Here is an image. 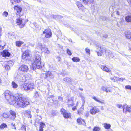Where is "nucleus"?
Returning <instances> with one entry per match:
<instances>
[{
  "label": "nucleus",
  "mask_w": 131,
  "mask_h": 131,
  "mask_svg": "<svg viewBox=\"0 0 131 131\" xmlns=\"http://www.w3.org/2000/svg\"><path fill=\"white\" fill-rule=\"evenodd\" d=\"M72 109L73 111H74L76 109V106H75L72 108Z\"/></svg>",
  "instance_id": "nucleus-62"
},
{
  "label": "nucleus",
  "mask_w": 131,
  "mask_h": 131,
  "mask_svg": "<svg viewBox=\"0 0 131 131\" xmlns=\"http://www.w3.org/2000/svg\"><path fill=\"white\" fill-rule=\"evenodd\" d=\"M7 125L5 123H3L0 126V128L1 129H3L6 127Z\"/></svg>",
  "instance_id": "nucleus-37"
},
{
  "label": "nucleus",
  "mask_w": 131,
  "mask_h": 131,
  "mask_svg": "<svg viewBox=\"0 0 131 131\" xmlns=\"http://www.w3.org/2000/svg\"><path fill=\"white\" fill-rule=\"evenodd\" d=\"M21 129L22 130H24L25 131H26V128L25 126L24 125H23L22 126Z\"/></svg>",
  "instance_id": "nucleus-49"
},
{
  "label": "nucleus",
  "mask_w": 131,
  "mask_h": 131,
  "mask_svg": "<svg viewBox=\"0 0 131 131\" xmlns=\"http://www.w3.org/2000/svg\"><path fill=\"white\" fill-rule=\"evenodd\" d=\"M19 17H18L16 19V22L17 25H21L20 26V28H22L24 27L26 22L23 18V16L19 15Z\"/></svg>",
  "instance_id": "nucleus-5"
},
{
  "label": "nucleus",
  "mask_w": 131,
  "mask_h": 131,
  "mask_svg": "<svg viewBox=\"0 0 131 131\" xmlns=\"http://www.w3.org/2000/svg\"><path fill=\"white\" fill-rule=\"evenodd\" d=\"M10 113L12 116L11 117V119L12 120H14L16 117V113L12 110H10L9 111Z\"/></svg>",
  "instance_id": "nucleus-16"
},
{
  "label": "nucleus",
  "mask_w": 131,
  "mask_h": 131,
  "mask_svg": "<svg viewBox=\"0 0 131 131\" xmlns=\"http://www.w3.org/2000/svg\"><path fill=\"white\" fill-rule=\"evenodd\" d=\"M96 52L97 53V54L98 56H101L102 55V53H100L99 52H98L97 51H96Z\"/></svg>",
  "instance_id": "nucleus-56"
},
{
  "label": "nucleus",
  "mask_w": 131,
  "mask_h": 131,
  "mask_svg": "<svg viewBox=\"0 0 131 131\" xmlns=\"http://www.w3.org/2000/svg\"><path fill=\"white\" fill-rule=\"evenodd\" d=\"M11 125L13 126L12 127V128L15 129V130H16V128L15 126V124L14 123H11Z\"/></svg>",
  "instance_id": "nucleus-51"
},
{
  "label": "nucleus",
  "mask_w": 131,
  "mask_h": 131,
  "mask_svg": "<svg viewBox=\"0 0 131 131\" xmlns=\"http://www.w3.org/2000/svg\"><path fill=\"white\" fill-rule=\"evenodd\" d=\"M43 34H45V37L46 38H49L51 37L52 36V33L51 30L49 29H46L43 32Z\"/></svg>",
  "instance_id": "nucleus-6"
},
{
  "label": "nucleus",
  "mask_w": 131,
  "mask_h": 131,
  "mask_svg": "<svg viewBox=\"0 0 131 131\" xmlns=\"http://www.w3.org/2000/svg\"><path fill=\"white\" fill-rule=\"evenodd\" d=\"M123 112L125 114L127 112H131V108L128 107L127 105L125 104L123 106Z\"/></svg>",
  "instance_id": "nucleus-11"
},
{
  "label": "nucleus",
  "mask_w": 131,
  "mask_h": 131,
  "mask_svg": "<svg viewBox=\"0 0 131 131\" xmlns=\"http://www.w3.org/2000/svg\"><path fill=\"white\" fill-rule=\"evenodd\" d=\"M36 112L37 113H38L39 112V110L38 109H37L36 110Z\"/></svg>",
  "instance_id": "nucleus-64"
},
{
  "label": "nucleus",
  "mask_w": 131,
  "mask_h": 131,
  "mask_svg": "<svg viewBox=\"0 0 131 131\" xmlns=\"http://www.w3.org/2000/svg\"><path fill=\"white\" fill-rule=\"evenodd\" d=\"M5 98L10 104H14L15 103L16 100L15 97L11 94V93L9 90L6 91L5 92Z\"/></svg>",
  "instance_id": "nucleus-3"
},
{
  "label": "nucleus",
  "mask_w": 131,
  "mask_h": 131,
  "mask_svg": "<svg viewBox=\"0 0 131 131\" xmlns=\"http://www.w3.org/2000/svg\"><path fill=\"white\" fill-rule=\"evenodd\" d=\"M117 106L118 108H121L122 107H123L122 105H121L118 104L117 105Z\"/></svg>",
  "instance_id": "nucleus-54"
},
{
  "label": "nucleus",
  "mask_w": 131,
  "mask_h": 131,
  "mask_svg": "<svg viewBox=\"0 0 131 131\" xmlns=\"http://www.w3.org/2000/svg\"><path fill=\"white\" fill-rule=\"evenodd\" d=\"M14 8L15 10L17 11L16 14L17 15L19 14V13L21 12L22 10V8L18 6H14Z\"/></svg>",
  "instance_id": "nucleus-14"
},
{
  "label": "nucleus",
  "mask_w": 131,
  "mask_h": 131,
  "mask_svg": "<svg viewBox=\"0 0 131 131\" xmlns=\"http://www.w3.org/2000/svg\"><path fill=\"white\" fill-rule=\"evenodd\" d=\"M61 114H63L64 117L65 118H69L70 117V114L68 113L67 112V111L63 108H62L61 110Z\"/></svg>",
  "instance_id": "nucleus-9"
},
{
  "label": "nucleus",
  "mask_w": 131,
  "mask_h": 131,
  "mask_svg": "<svg viewBox=\"0 0 131 131\" xmlns=\"http://www.w3.org/2000/svg\"><path fill=\"white\" fill-rule=\"evenodd\" d=\"M39 47L40 48L41 50H42V49L43 48V47H42V45L41 43H39L38 44Z\"/></svg>",
  "instance_id": "nucleus-50"
},
{
  "label": "nucleus",
  "mask_w": 131,
  "mask_h": 131,
  "mask_svg": "<svg viewBox=\"0 0 131 131\" xmlns=\"http://www.w3.org/2000/svg\"><path fill=\"white\" fill-rule=\"evenodd\" d=\"M96 49L99 50L101 53H103L104 52L105 53H106L107 52H108L107 50H106L104 49L102 46L100 45L99 44H96Z\"/></svg>",
  "instance_id": "nucleus-7"
},
{
  "label": "nucleus",
  "mask_w": 131,
  "mask_h": 131,
  "mask_svg": "<svg viewBox=\"0 0 131 131\" xmlns=\"http://www.w3.org/2000/svg\"><path fill=\"white\" fill-rule=\"evenodd\" d=\"M67 53L68 54L70 55H71L72 54V53H71V52L69 49H67Z\"/></svg>",
  "instance_id": "nucleus-46"
},
{
  "label": "nucleus",
  "mask_w": 131,
  "mask_h": 131,
  "mask_svg": "<svg viewBox=\"0 0 131 131\" xmlns=\"http://www.w3.org/2000/svg\"><path fill=\"white\" fill-rule=\"evenodd\" d=\"M31 111L28 110L25 111L24 112V113L25 116L28 118H31L32 115L31 114Z\"/></svg>",
  "instance_id": "nucleus-15"
},
{
  "label": "nucleus",
  "mask_w": 131,
  "mask_h": 131,
  "mask_svg": "<svg viewBox=\"0 0 131 131\" xmlns=\"http://www.w3.org/2000/svg\"><path fill=\"white\" fill-rule=\"evenodd\" d=\"M84 101H83V104H82V107L77 111L78 114L79 115L82 114V111L83 110L84 107Z\"/></svg>",
  "instance_id": "nucleus-19"
},
{
  "label": "nucleus",
  "mask_w": 131,
  "mask_h": 131,
  "mask_svg": "<svg viewBox=\"0 0 131 131\" xmlns=\"http://www.w3.org/2000/svg\"><path fill=\"white\" fill-rule=\"evenodd\" d=\"M77 6L79 9L83 10L84 8V6L81 3L79 2H77Z\"/></svg>",
  "instance_id": "nucleus-20"
},
{
  "label": "nucleus",
  "mask_w": 131,
  "mask_h": 131,
  "mask_svg": "<svg viewBox=\"0 0 131 131\" xmlns=\"http://www.w3.org/2000/svg\"><path fill=\"white\" fill-rule=\"evenodd\" d=\"M5 68L6 70H10V68L9 66L7 65H5Z\"/></svg>",
  "instance_id": "nucleus-38"
},
{
  "label": "nucleus",
  "mask_w": 131,
  "mask_h": 131,
  "mask_svg": "<svg viewBox=\"0 0 131 131\" xmlns=\"http://www.w3.org/2000/svg\"><path fill=\"white\" fill-rule=\"evenodd\" d=\"M102 90L106 92H110V91L109 90L107 89V87L106 86H103L101 88Z\"/></svg>",
  "instance_id": "nucleus-30"
},
{
  "label": "nucleus",
  "mask_w": 131,
  "mask_h": 131,
  "mask_svg": "<svg viewBox=\"0 0 131 131\" xmlns=\"http://www.w3.org/2000/svg\"><path fill=\"white\" fill-rule=\"evenodd\" d=\"M74 105V103H73L71 104H70L69 105V106L70 105L71 106H73Z\"/></svg>",
  "instance_id": "nucleus-60"
},
{
  "label": "nucleus",
  "mask_w": 131,
  "mask_h": 131,
  "mask_svg": "<svg viewBox=\"0 0 131 131\" xmlns=\"http://www.w3.org/2000/svg\"><path fill=\"white\" fill-rule=\"evenodd\" d=\"M42 50L45 53H47L48 54H49L50 53V51L46 47H44L42 49Z\"/></svg>",
  "instance_id": "nucleus-26"
},
{
  "label": "nucleus",
  "mask_w": 131,
  "mask_h": 131,
  "mask_svg": "<svg viewBox=\"0 0 131 131\" xmlns=\"http://www.w3.org/2000/svg\"><path fill=\"white\" fill-rule=\"evenodd\" d=\"M125 36L127 38L131 39V33L130 32H128L125 35Z\"/></svg>",
  "instance_id": "nucleus-29"
},
{
  "label": "nucleus",
  "mask_w": 131,
  "mask_h": 131,
  "mask_svg": "<svg viewBox=\"0 0 131 131\" xmlns=\"http://www.w3.org/2000/svg\"><path fill=\"white\" fill-rule=\"evenodd\" d=\"M1 54L3 56L6 57V56L9 57L10 55V53L7 51L4 50L3 52L1 53Z\"/></svg>",
  "instance_id": "nucleus-18"
},
{
  "label": "nucleus",
  "mask_w": 131,
  "mask_h": 131,
  "mask_svg": "<svg viewBox=\"0 0 131 131\" xmlns=\"http://www.w3.org/2000/svg\"><path fill=\"white\" fill-rule=\"evenodd\" d=\"M12 85L14 88H16L18 87V85L15 82L13 81L12 83Z\"/></svg>",
  "instance_id": "nucleus-31"
},
{
  "label": "nucleus",
  "mask_w": 131,
  "mask_h": 131,
  "mask_svg": "<svg viewBox=\"0 0 131 131\" xmlns=\"http://www.w3.org/2000/svg\"><path fill=\"white\" fill-rule=\"evenodd\" d=\"M101 18L103 20H108L107 18L105 16H102Z\"/></svg>",
  "instance_id": "nucleus-47"
},
{
  "label": "nucleus",
  "mask_w": 131,
  "mask_h": 131,
  "mask_svg": "<svg viewBox=\"0 0 131 131\" xmlns=\"http://www.w3.org/2000/svg\"><path fill=\"white\" fill-rule=\"evenodd\" d=\"M72 60L74 62H79L80 61V59L77 57H74L72 59Z\"/></svg>",
  "instance_id": "nucleus-34"
},
{
  "label": "nucleus",
  "mask_w": 131,
  "mask_h": 131,
  "mask_svg": "<svg viewBox=\"0 0 131 131\" xmlns=\"http://www.w3.org/2000/svg\"><path fill=\"white\" fill-rule=\"evenodd\" d=\"M20 69L24 72H26L28 71L29 69L27 66L23 64L22 65L21 67H20Z\"/></svg>",
  "instance_id": "nucleus-13"
},
{
  "label": "nucleus",
  "mask_w": 131,
  "mask_h": 131,
  "mask_svg": "<svg viewBox=\"0 0 131 131\" xmlns=\"http://www.w3.org/2000/svg\"><path fill=\"white\" fill-rule=\"evenodd\" d=\"M29 50H26L23 54L22 58L24 59L28 60L29 59Z\"/></svg>",
  "instance_id": "nucleus-8"
},
{
  "label": "nucleus",
  "mask_w": 131,
  "mask_h": 131,
  "mask_svg": "<svg viewBox=\"0 0 131 131\" xmlns=\"http://www.w3.org/2000/svg\"><path fill=\"white\" fill-rule=\"evenodd\" d=\"M92 98L94 99L95 100L99 103H104V101L103 100H101V101H100L95 96L93 97H92Z\"/></svg>",
  "instance_id": "nucleus-28"
},
{
  "label": "nucleus",
  "mask_w": 131,
  "mask_h": 131,
  "mask_svg": "<svg viewBox=\"0 0 131 131\" xmlns=\"http://www.w3.org/2000/svg\"><path fill=\"white\" fill-rule=\"evenodd\" d=\"M2 29L1 27H0V36H1L2 34Z\"/></svg>",
  "instance_id": "nucleus-61"
},
{
  "label": "nucleus",
  "mask_w": 131,
  "mask_h": 131,
  "mask_svg": "<svg viewBox=\"0 0 131 131\" xmlns=\"http://www.w3.org/2000/svg\"><path fill=\"white\" fill-rule=\"evenodd\" d=\"M101 69L104 71L108 72H111V70H109L105 66L101 65Z\"/></svg>",
  "instance_id": "nucleus-22"
},
{
  "label": "nucleus",
  "mask_w": 131,
  "mask_h": 131,
  "mask_svg": "<svg viewBox=\"0 0 131 131\" xmlns=\"http://www.w3.org/2000/svg\"><path fill=\"white\" fill-rule=\"evenodd\" d=\"M80 96L81 97L82 99L83 100V101H84V102H85V101H84V97L81 94L80 95Z\"/></svg>",
  "instance_id": "nucleus-52"
},
{
  "label": "nucleus",
  "mask_w": 131,
  "mask_h": 131,
  "mask_svg": "<svg viewBox=\"0 0 131 131\" xmlns=\"http://www.w3.org/2000/svg\"><path fill=\"white\" fill-rule=\"evenodd\" d=\"M34 85L32 83H25L22 85L21 88L22 90H32L34 88Z\"/></svg>",
  "instance_id": "nucleus-4"
},
{
  "label": "nucleus",
  "mask_w": 131,
  "mask_h": 131,
  "mask_svg": "<svg viewBox=\"0 0 131 131\" xmlns=\"http://www.w3.org/2000/svg\"><path fill=\"white\" fill-rule=\"evenodd\" d=\"M103 125L104 126L105 128L107 129H109L111 127V125L110 124L106 123L103 124Z\"/></svg>",
  "instance_id": "nucleus-25"
},
{
  "label": "nucleus",
  "mask_w": 131,
  "mask_h": 131,
  "mask_svg": "<svg viewBox=\"0 0 131 131\" xmlns=\"http://www.w3.org/2000/svg\"><path fill=\"white\" fill-rule=\"evenodd\" d=\"M40 96V94L37 92H35L34 93V97L36 98L39 97Z\"/></svg>",
  "instance_id": "nucleus-36"
},
{
  "label": "nucleus",
  "mask_w": 131,
  "mask_h": 131,
  "mask_svg": "<svg viewBox=\"0 0 131 131\" xmlns=\"http://www.w3.org/2000/svg\"><path fill=\"white\" fill-rule=\"evenodd\" d=\"M43 128H41L40 127H39V131H43Z\"/></svg>",
  "instance_id": "nucleus-59"
},
{
  "label": "nucleus",
  "mask_w": 131,
  "mask_h": 131,
  "mask_svg": "<svg viewBox=\"0 0 131 131\" xmlns=\"http://www.w3.org/2000/svg\"><path fill=\"white\" fill-rule=\"evenodd\" d=\"M20 1V0H10V1L12 5L15 4L17 3H19Z\"/></svg>",
  "instance_id": "nucleus-27"
},
{
  "label": "nucleus",
  "mask_w": 131,
  "mask_h": 131,
  "mask_svg": "<svg viewBox=\"0 0 131 131\" xmlns=\"http://www.w3.org/2000/svg\"><path fill=\"white\" fill-rule=\"evenodd\" d=\"M94 0H88V4H93Z\"/></svg>",
  "instance_id": "nucleus-48"
},
{
  "label": "nucleus",
  "mask_w": 131,
  "mask_h": 131,
  "mask_svg": "<svg viewBox=\"0 0 131 131\" xmlns=\"http://www.w3.org/2000/svg\"><path fill=\"white\" fill-rule=\"evenodd\" d=\"M57 113L56 111L53 110L51 114L53 116H56V115Z\"/></svg>",
  "instance_id": "nucleus-43"
},
{
  "label": "nucleus",
  "mask_w": 131,
  "mask_h": 131,
  "mask_svg": "<svg viewBox=\"0 0 131 131\" xmlns=\"http://www.w3.org/2000/svg\"><path fill=\"white\" fill-rule=\"evenodd\" d=\"M57 58L58 60V61H60L61 58L59 56H57Z\"/></svg>",
  "instance_id": "nucleus-55"
},
{
  "label": "nucleus",
  "mask_w": 131,
  "mask_h": 131,
  "mask_svg": "<svg viewBox=\"0 0 131 131\" xmlns=\"http://www.w3.org/2000/svg\"><path fill=\"white\" fill-rule=\"evenodd\" d=\"M110 79L112 80H113L114 81H116L117 80L121 81V80H122V81H123L124 80H125L124 78H119L118 77H114L113 78L111 77Z\"/></svg>",
  "instance_id": "nucleus-17"
},
{
  "label": "nucleus",
  "mask_w": 131,
  "mask_h": 131,
  "mask_svg": "<svg viewBox=\"0 0 131 131\" xmlns=\"http://www.w3.org/2000/svg\"><path fill=\"white\" fill-rule=\"evenodd\" d=\"M85 51L89 55H90V50L89 49H88V48H86L85 49Z\"/></svg>",
  "instance_id": "nucleus-40"
},
{
  "label": "nucleus",
  "mask_w": 131,
  "mask_h": 131,
  "mask_svg": "<svg viewBox=\"0 0 131 131\" xmlns=\"http://www.w3.org/2000/svg\"><path fill=\"white\" fill-rule=\"evenodd\" d=\"M103 37L105 38H106L107 37V34H105L103 36Z\"/></svg>",
  "instance_id": "nucleus-57"
},
{
  "label": "nucleus",
  "mask_w": 131,
  "mask_h": 131,
  "mask_svg": "<svg viewBox=\"0 0 131 131\" xmlns=\"http://www.w3.org/2000/svg\"><path fill=\"white\" fill-rule=\"evenodd\" d=\"M2 116L4 118H8L9 117V115L6 113H3L2 115Z\"/></svg>",
  "instance_id": "nucleus-33"
},
{
  "label": "nucleus",
  "mask_w": 131,
  "mask_h": 131,
  "mask_svg": "<svg viewBox=\"0 0 131 131\" xmlns=\"http://www.w3.org/2000/svg\"><path fill=\"white\" fill-rule=\"evenodd\" d=\"M81 1H82L84 4H88V0H80Z\"/></svg>",
  "instance_id": "nucleus-41"
},
{
  "label": "nucleus",
  "mask_w": 131,
  "mask_h": 131,
  "mask_svg": "<svg viewBox=\"0 0 131 131\" xmlns=\"http://www.w3.org/2000/svg\"><path fill=\"white\" fill-rule=\"evenodd\" d=\"M48 77L51 78H52L53 77L52 74L50 71H48L46 73L45 78L46 79Z\"/></svg>",
  "instance_id": "nucleus-21"
},
{
  "label": "nucleus",
  "mask_w": 131,
  "mask_h": 131,
  "mask_svg": "<svg viewBox=\"0 0 131 131\" xmlns=\"http://www.w3.org/2000/svg\"><path fill=\"white\" fill-rule=\"evenodd\" d=\"M41 58L40 56L37 54L35 55L34 59V62L32 64L33 70L36 68L39 69L42 68V65L40 61Z\"/></svg>",
  "instance_id": "nucleus-1"
},
{
  "label": "nucleus",
  "mask_w": 131,
  "mask_h": 131,
  "mask_svg": "<svg viewBox=\"0 0 131 131\" xmlns=\"http://www.w3.org/2000/svg\"><path fill=\"white\" fill-rule=\"evenodd\" d=\"M64 81L68 83H71V79L70 78L67 77L64 79Z\"/></svg>",
  "instance_id": "nucleus-32"
},
{
  "label": "nucleus",
  "mask_w": 131,
  "mask_h": 131,
  "mask_svg": "<svg viewBox=\"0 0 131 131\" xmlns=\"http://www.w3.org/2000/svg\"><path fill=\"white\" fill-rule=\"evenodd\" d=\"M101 127L96 126H95L93 129V131H101Z\"/></svg>",
  "instance_id": "nucleus-24"
},
{
  "label": "nucleus",
  "mask_w": 131,
  "mask_h": 131,
  "mask_svg": "<svg viewBox=\"0 0 131 131\" xmlns=\"http://www.w3.org/2000/svg\"><path fill=\"white\" fill-rule=\"evenodd\" d=\"M8 13L6 11H4L2 15L3 16H4L5 17H7L8 15Z\"/></svg>",
  "instance_id": "nucleus-39"
},
{
  "label": "nucleus",
  "mask_w": 131,
  "mask_h": 131,
  "mask_svg": "<svg viewBox=\"0 0 131 131\" xmlns=\"http://www.w3.org/2000/svg\"><path fill=\"white\" fill-rule=\"evenodd\" d=\"M45 124L42 122L41 123L40 126L39 127H40L41 128H43L45 126Z\"/></svg>",
  "instance_id": "nucleus-42"
},
{
  "label": "nucleus",
  "mask_w": 131,
  "mask_h": 131,
  "mask_svg": "<svg viewBox=\"0 0 131 131\" xmlns=\"http://www.w3.org/2000/svg\"><path fill=\"white\" fill-rule=\"evenodd\" d=\"M16 101L18 105L21 107H25L29 103L27 99L22 98L20 96L18 97Z\"/></svg>",
  "instance_id": "nucleus-2"
},
{
  "label": "nucleus",
  "mask_w": 131,
  "mask_h": 131,
  "mask_svg": "<svg viewBox=\"0 0 131 131\" xmlns=\"http://www.w3.org/2000/svg\"><path fill=\"white\" fill-rule=\"evenodd\" d=\"M17 79L20 80L21 81L23 82H25L27 80L26 77L23 75H22L20 76L19 75V74H17Z\"/></svg>",
  "instance_id": "nucleus-12"
},
{
  "label": "nucleus",
  "mask_w": 131,
  "mask_h": 131,
  "mask_svg": "<svg viewBox=\"0 0 131 131\" xmlns=\"http://www.w3.org/2000/svg\"><path fill=\"white\" fill-rule=\"evenodd\" d=\"M126 89H130L131 90V86L129 85H127L125 86Z\"/></svg>",
  "instance_id": "nucleus-45"
},
{
  "label": "nucleus",
  "mask_w": 131,
  "mask_h": 131,
  "mask_svg": "<svg viewBox=\"0 0 131 131\" xmlns=\"http://www.w3.org/2000/svg\"><path fill=\"white\" fill-rule=\"evenodd\" d=\"M99 109L95 107H92L91 109H90V112L92 115H94L99 112Z\"/></svg>",
  "instance_id": "nucleus-10"
},
{
  "label": "nucleus",
  "mask_w": 131,
  "mask_h": 131,
  "mask_svg": "<svg viewBox=\"0 0 131 131\" xmlns=\"http://www.w3.org/2000/svg\"><path fill=\"white\" fill-rule=\"evenodd\" d=\"M58 99L61 101H62L63 100L62 98L61 97L59 96L58 97Z\"/></svg>",
  "instance_id": "nucleus-58"
},
{
  "label": "nucleus",
  "mask_w": 131,
  "mask_h": 131,
  "mask_svg": "<svg viewBox=\"0 0 131 131\" xmlns=\"http://www.w3.org/2000/svg\"><path fill=\"white\" fill-rule=\"evenodd\" d=\"M116 14L117 15H120V13L119 12V11H117L116 12Z\"/></svg>",
  "instance_id": "nucleus-63"
},
{
  "label": "nucleus",
  "mask_w": 131,
  "mask_h": 131,
  "mask_svg": "<svg viewBox=\"0 0 131 131\" xmlns=\"http://www.w3.org/2000/svg\"><path fill=\"white\" fill-rule=\"evenodd\" d=\"M77 122L78 123H79L80 124H84L83 123H82V121L81 120V119H78L77 120Z\"/></svg>",
  "instance_id": "nucleus-44"
},
{
  "label": "nucleus",
  "mask_w": 131,
  "mask_h": 131,
  "mask_svg": "<svg viewBox=\"0 0 131 131\" xmlns=\"http://www.w3.org/2000/svg\"><path fill=\"white\" fill-rule=\"evenodd\" d=\"M125 20L127 22H131V15H128L126 17Z\"/></svg>",
  "instance_id": "nucleus-23"
},
{
  "label": "nucleus",
  "mask_w": 131,
  "mask_h": 131,
  "mask_svg": "<svg viewBox=\"0 0 131 131\" xmlns=\"http://www.w3.org/2000/svg\"><path fill=\"white\" fill-rule=\"evenodd\" d=\"M23 43V42L20 41H16V46L18 47H20L21 45Z\"/></svg>",
  "instance_id": "nucleus-35"
},
{
  "label": "nucleus",
  "mask_w": 131,
  "mask_h": 131,
  "mask_svg": "<svg viewBox=\"0 0 131 131\" xmlns=\"http://www.w3.org/2000/svg\"><path fill=\"white\" fill-rule=\"evenodd\" d=\"M89 115V113L88 112H86L85 113V116L86 117H87Z\"/></svg>",
  "instance_id": "nucleus-53"
}]
</instances>
